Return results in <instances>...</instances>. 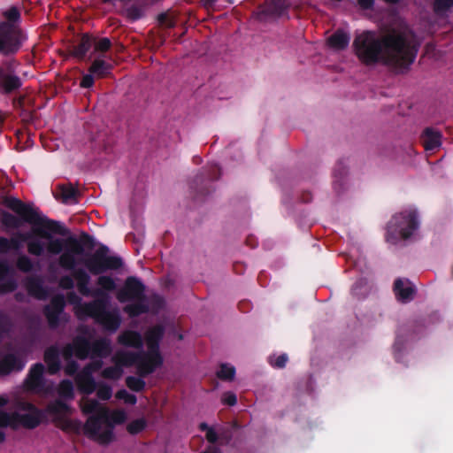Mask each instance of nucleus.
<instances>
[{"instance_id": "obj_1", "label": "nucleus", "mask_w": 453, "mask_h": 453, "mask_svg": "<svg viewBox=\"0 0 453 453\" xmlns=\"http://www.w3.org/2000/svg\"><path fill=\"white\" fill-rule=\"evenodd\" d=\"M353 48L364 65L382 64L397 71L408 70L418 52V44L405 31L396 29L381 36L373 31H364L356 35Z\"/></svg>"}, {"instance_id": "obj_2", "label": "nucleus", "mask_w": 453, "mask_h": 453, "mask_svg": "<svg viewBox=\"0 0 453 453\" xmlns=\"http://www.w3.org/2000/svg\"><path fill=\"white\" fill-rule=\"evenodd\" d=\"M0 203L12 211L14 215L7 211H0V222L6 229H19L25 223L34 226V234L40 238L49 240L44 244V250L51 255H61L65 245L69 241L66 238H53L50 233L65 236L69 234L68 230L58 221L50 219L41 214L38 208L32 203H26L20 199L4 196L0 200Z\"/></svg>"}, {"instance_id": "obj_3", "label": "nucleus", "mask_w": 453, "mask_h": 453, "mask_svg": "<svg viewBox=\"0 0 453 453\" xmlns=\"http://www.w3.org/2000/svg\"><path fill=\"white\" fill-rule=\"evenodd\" d=\"M95 244L94 237L86 232H81L79 238L69 235V241L58 257L60 267L73 272L77 289L83 296L91 295L89 288L91 277L84 268L77 267L78 265H81L82 260V258L78 259L77 257L84 255L85 248L93 250Z\"/></svg>"}, {"instance_id": "obj_4", "label": "nucleus", "mask_w": 453, "mask_h": 453, "mask_svg": "<svg viewBox=\"0 0 453 453\" xmlns=\"http://www.w3.org/2000/svg\"><path fill=\"white\" fill-rule=\"evenodd\" d=\"M89 296H96V298L91 302L81 304L79 311L86 317L93 319L105 331L116 332L121 325V316L118 308L108 309V295L97 288L91 290Z\"/></svg>"}, {"instance_id": "obj_5", "label": "nucleus", "mask_w": 453, "mask_h": 453, "mask_svg": "<svg viewBox=\"0 0 453 453\" xmlns=\"http://www.w3.org/2000/svg\"><path fill=\"white\" fill-rule=\"evenodd\" d=\"M127 415L124 411H111L105 407L96 415L90 416L84 424V434L100 444L107 445L114 439L115 425L123 424Z\"/></svg>"}, {"instance_id": "obj_6", "label": "nucleus", "mask_w": 453, "mask_h": 453, "mask_svg": "<svg viewBox=\"0 0 453 453\" xmlns=\"http://www.w3.org/2000/svg\"><path fill=\"white\" fill-rule=\"evenodd\" d=\"M116 297L121 303L135 301L123 308L124 312L130 318H136L149 312V305L145 296V285L135 276H128L125 280Z\"/></svg>"}, {"instance_id": "obj_7", "label": "nucleus", "mask_w": 453, "mask_h": 453, "mask_svg": "<svg viewBox=\"0 0 453 453\" xmlns=\"http://www.w3.org/2000/svg\"><path fill=\"white\" fill-rule=\"evenodd\" d=\"M419 227L418 213L414 208L405 209L392 216L387 225L386 241L396 244L408 240Z\"/></svg>"}, {"instance_id": "obj_8", "label": "nucleus", "mask_w": 453, "mask_h": 453, "mask_svg": "<svg viewBox=\"0 0 453 453\" xmlns=\"http://www.w3.org/2000/svg\"><path fill=\"white\" fill-rule=\"evenodd\" d=\"M110 250L101 244L92 254L82 258L81 265L90 275H101L111 270H118L123 265L121 257L118 256H110Z\"/></svg>"}, {"instance_id": "obj_9", "label": "nucleus", "mask_w": 453, "mask_h": 453, "mask_svg": "<svg viewBox=\"0 0 453 453\" xmlns=\"http://www.w3.org/2000/svg\"><path fill=\"white\" fill-rule=\"evenodd\" d=\"M23 41L20 29L9 22H0V55H15L22 47Z\"/></svg>"}, {"instance_id": "obj_10", "label": "nucleus", "mask_w": 453, "mask_h": 453, "mask_svg": "<svg viewBox=\"0 0 453 453\" xmlns=\"http://www.w3.org/2000/svg\"><path fill=\"white\" fill-rule=\"evenodd\" d=\"M19 62L15 59L6 61L0 65V94L9 96L17 94L23 86V81L15 67Z\"/></svg>"}, {"instance_id": "obj_11", "label": "nucleus", "mask_w": 453, "mask_h": 453, "mask_svg": "<svg viewBox=\"0 0 453 453\" xmlns=\"http://www.w3.org/2000/svg\"><path fill=\"white\" fill-rule=\"evenodd\" d=\"M220 167L217 164L207 165L201 173L197 174L190 184V188L195 193V199L205 196L211 192V182L219 179Z\"/></svg>"}, {"instance_id": "obj_12", "label": "nucleus", "mask_w": 453, "mask_h": 453, "mask_svg": "<svg viewBox=\"0 0 453 453\" xmlns=\"http://www.w3.org/2000/svg\"><path fill=\"white\" fill-rule=\"evenodd\" d=\"M34 227L31 232H16L9 239L11 250H19L23 243H27V252L35 257H41L44 254V242L35 237Z\"/></svg>"}, {"instance_id": "obj_13", "label": "nucleus", "mask_w": 453, "mask_h": 453, "mask_svg": "<svg viewBox=\"0 0 453 453\" xmlns=\"http://www.w3.org/2000/svg\"><path fill=\"white\" fill-rule=\"evenodd\" d=\"M66 301L62 294L51 297L50 303L43 307L42 312L45 316L50 328L55 329L60 324V317L65 313Z\"/></svg>"}, {"instance_id": "obj_14", "label": "nucleus", "mask_w": 453, "mask_h": 453, "mask_svg": "<svg viewBox=\"0 0 453 453\" xmlns=\"http://www.w3.org/2000/svg\"><path fill=\"white\" fill-rule=\"evenodd\" d=\"M148 351H140L142 356L144 363L142 364V369H144L143 373H153L159 368L163 363L164 358L160 353V344L146 342Z\"/></svg>"}, {"instance_id": "obj_15", "label": "nucleus", "mask_w": 453, "mask_h": 453, "mask_svg": "<svg viewBox=\"0 0 453 453\" xmlns=\"http://www.w3.org/2000/svg\"><path fill=\"white\" fill-rule=\"evenodd\" d=\"M112 362L116 365H119L121 368L123 366L129 367L132 365H136L137 373L141 377H147L150 375L149 373H143L144 369H142V364L144 363L142 360V356L139 352H131L119 350L115 353L112 357Z\"/></svg>"}, {"instance_id": "obj_16", "label": "nucleus", "mask_w": 453, "mask_h": 453, "mask_svg": "<svg viewBox=\"0 0 453 453\" xmlns=\"http://www.w3.org/2000/svg\"><path fill=\"white\" fill-rule=\"evenodd\" d=\"M44 365L42 363L34 364L28 372V374L24 381L25 387L27 390L41 393L45 389Z\"/></svg>"}, {"instance_id": "obj_17", "label": "nucleus", "mask_w": 453, "mask_h": 453, "mask_svg": "<svg viewBox=\"0 0 453 453\" xmlns=\"http://www.w3.org/2000/svg\"><path fill=\"white\" fill-rule=\"evenodd\" d=\"M26 365L25 359L15 353H7L0 359V375L21 372Z\"/></svg>"}, {"instance_id": "obj_18", "label": "nucleus", "mask_w": 453, "mask_h": 453, "mask_svg": "<svg viewBox=\"0 0 453 453\" xmlns=\"http://www.w3.org/2000/svg\"><path fill=\"white\" fill-rule=\"evenodd\" d=\"M393 291L397 301L407 303L414 299L416 288L408 279L398 278L394 282Z\"/></svg>"}, {"instance_id": "obj_19", "label": "nucleus", "mask_w": 453, "mask_h": 453, "mask_svg": "<svg viewBox=\"0 0 453 453\" xmlns=\"http://www.w3.org/2000/svg\"><path fill=\"white\" fill-rule=\"evenodd\" d=\"M45 419V411L41 410V412H30L19 414L16 412V428L22 426L27 429L36 428Z\"/></svg>"}, {"instance_id": "obj_20", "label": "nucleus", "mask_w": 453, "mask_h": 453, "mask_svg": "<svg viewBox=\"0 0 453 453\" xmlns=\"http://www.w3.org/2000/svg\"><path fill=\"white\" fill-rule=\"evenodd\" d=\"M94 44L95 36L88 33L82 34L77 44L73 46L71 55L79 60H83Z\"/></svg>"}, {"instance_id": "obj_21", "label": "nucleus", "mask_w": 453, "mask_h": 453, "mask_svg": "<svg viewBox=\"0 0 453 453\" xmlns=\"http://www.w3.org/2000/svg\"><path fill=\"white\" fill-rule=\"evenodd\" d=\"M25 286L27 293L31 296L38 300H45L47 298L48 293L43 286V281L41 277H27L25 282Z\"/></svg>"}, {"instance_id": "obj_22", "label": "nucleus", "mask_w": 453, "mask_h": 453, "mask_svg": "<svg viewBox=\"0 0 453 453\" xmlns=\"http://www.w3.org/2000/svg\"><path fill=\"white\" fill-rule=\"evenodd\" d=\"M420 142L426 150H434L441 145V134L433 127H426L422 132Z\"/></svg>"}, {"instance_id": "obj_23", "label": "nucleus", "mask_w": 453, "mask_h": 453, "mask_svg": "<svg viewBox=\"0 0 453 453\" xmlns=\"http://www.w3.org/2000/svg\"><path fill=\"white\" fill-rule=\"evenodd\" d=\"M44 362L50 374H56L61 369L60 352L57 346L52 345L44 351Z\"/></svg>"}, {"instance_id": "obj_24", "label": "nucleus", "mask_w": 453, "mask_h": 453, "mask_svg": "<svg viewBox=\"0 0 453 453\" xmlns=\"http://www.w3.org/2000/svg\"><path fill=\"white\" fill-rule=\"evenodd\" d=\"M118 342L125 347H132L138 349L143 347V339L137 331L125 330L118 336Z\"/></svg>"}, {"instance_id": "obj_25", "label": "nucleus", "mask_w": 453, "mask_h": 453, "mask_svg": "<svg viewBox=\"0 0 453 453\" xmlns=\"http://www.w3.org/2000/svg\"><path fill=\"white\" fill-rule=\"evenodd\" d=\"M45 411V415L50 414L53 417V419L67 416L72 412V408L66 403L61 399H56L49 403Z\"/></svg>"}, {"instance_id": "obj_26", "label": "nucleus", "mask_w": 453, "mask_h": 453, "mask_svg": "<svg viewBox=\"0 0 453 453\" xmlns=\"http://www.w3.org/2000/svg\"><path fill=\"white\" fill-rule=\"evenodd\" d=\"M76 383L78 389L81 393L85 395H90L95 392L97 387L90 372L82 371V372L77 377Z\"/></svg>"}, {"instance_id": "obj_27", "label": "nucleus", "mask_w": 453, "mask_h": 453, "mask_svg": "<svg viewBox=\"0 0 453 453\" xmlns=\"http://www.w3.org/2000/svg\"><path fill=\"white\" fill-rule=\"evenodd\" d=\"M349 34L339 28L327 39V43L335 50H343L349 46Z\"/></svg>"}, {"instance_id": "obj_28", "label": "nucleus", "mask_w": 453, "mask_h": 453, "mask_svg": "<svg viewBox=\"0 0 453 453\" xmlns=\"http://www.w3.org/2000/svg\"><path fill=\"white\" fill-rule=\"evenodd\" d=\"M111 351V341L106 337L99 338L91 343V357H107Z\"/></svg>"}, {"instance_id": "obj_29", "label": "nucleus", "mask_w": 453, "mask_h": 453, "mask_svg": "<svg viewBox=\"0 0 453 453\" xmlns=\"http://www.w3.org/2000/svg\"><path fill=\"white\" fill-rule=\"evenodd\" d=\"M53 423L57 427L64 432H69L79 434L81 430L84 431V425L79 420H73L68 418L66 416L52 419Z\"/></svg>"}, {"instance_id": "obj_30", "label": "nucleus", "mask_w": 453, "mask_h": 453, "mask_svg": "<svg viewBox=\"0 0 453 453\" xmlns=\"http://www.w3.org/2000/svg\"><path fill=\"white\" fill-rule=\"evenodd\" d=\"M75 356L80 360H85L91 354V342L84 336L78 335L73 341Z\"/></svg>"}, {"instance_id": "obj_31", "label": "nucleus", "mask_w": 453, "mask_h": 453, "mask_svg": "<svg viewBox=\"0 0 453 453\" xmlns=\"http://www.w3.org/2000/svg\"><path fill=\"white\" fill-rule=\"evenodd\" d=\"M112 65L104 59H95L88 68V72L93 73L97 79L105 78L111 74Z\"/></svg>"}, {"instance_id": "obj_32", "label": "nucleus", "mask_w": 453, "mask_h": 453, "mask_svg": "<svg viewBox=\"0 0 453 453\" xmlns=\"http://www.w3.org/2000/svg\"><path fill=\"white\" fill-rule=\"evenodd\" d=\"M348 169L343 160H339L334 169V188L337 193H340L345 185V177L347 176Z\"/></svg>"}, {"instance_id": "obj_33", "label": "nucleus", "mask_w": 453, "mask_h": 453, "mask_svg": "<svg viewBox=\"0 0 453 453\" xmlns=\"http://www.w3.org/2000/svg\"><path fill=\"white\" fill-rule=\"evenodd\" d=\"M58 190L62 203H68L78 202L77 197L79 196V191L72 184L59 185Z\"/></svg>"}, {"instance_id": "obj_34", "label": "nucleus", "mask_w": 453, "mask_h": 453, "mask_svg": "<svg viewBox=\"0 0 453 453\" xmlns=\"http://www.w3.org/2000/svg\"><path fill=\"white\" fill-rule=\"evenodd\" d=\"M165 335V327L163 325L157 324L147 330L145 333L146 342L160 344Z\"/></svg>"}, {"instance_id": "obj_35", "label": "nucleus", "mask_w": 453, "mask_h": 453, "mask_svg": "<svg viewBox=\"0 0 453 453\" xmlns=\"http://www.w3.org/2000/svg\"><path fill=\"white\" fill-rule=\"evenodd\" d=\"M286 0H271L266 7L265 12L280 16L286 10Z\"/></svg>"}, {"instance_id": "obj_36", "label": "nucleus", "mask_w": 453, "mask_h": 453, "mask_svg": "<svg viewBox=\"0 0 453 453\" xmlns=\"http://www.w3.org/2000/svg\"><path fill=\"white\" fill-rule=\"evenodd\" d=\"M58 395L67 400H71L74 396L73 385L69 380H63L58 386Z\"/></svg>"}, {"instance_id": "obj_37", "label": "nucleus", "mask_w": 453, "mask_h": 453, "mask_svg": "<svg viewBox=\"0 0 453 453\" xmlns=\"http://www.w3.org/2000/svg\"><path fill=\"white\" fill-rule=\"evenodd\" d=\"M143 377L127 376L126 378L127 387L134 392H142L144 390L146 383L142 379Z\"/></svg>"}, {"instance_id": "obj_38", "label": "nucleus", "mask_w": 453, "mask_h": 453, "mask_svg": "<svg viewBox=\"0 0 453 453\" xmlns=\"http://www.w3.org/2000/svg\"><path fill=\"white\" fill-rule=\"evenodd\" d=\"M16 267L22 273H30L35 269V264L27 255H20L16 260Z\"/></svg>"}, {"instance_id": "obj_39", "label": "nucleus", "mask_w": 453, "mask_h": 453, "mask_svg": "<svg viewBox=\"0 0 453 453\" xmlns=\"http://www.w3.org/2000/svg\"><path fill=\"white\" fill-rule=\"evenodd\" d=\"M123 374V368L114 364L113 366H108L102 371V376L108 380H119Z\"/></svg>"}, {"instance_id": "obj_40", "label": "nucleus", "mask_w": 453, "mask_h": 453, "mask_svg": "<svg viewBox=\"0 0 453 453\" xmlns=\"http://www.w3.org/2000/svg\"><path fill=\"white\" fill-rule=\"evenodd\" d=\"M235 375V368L227 364H221L217 376L222 380H232Z\"/></svg>"}, {"instance_id": "obj_41", "label": "nucleus", "mask_w": 453, "mask_h": 453, "mask_svg": "<svg viewBox=\"0 0 453 453\" xmlns=\"http://www.w3.org/2000/svg\"><path fill=\"white\" fill-rule=\"evenodd\" d=\"M12 427L16 429V412L8 413L0 411V427Z\"/></svg>"}, {"instance_id": "obj_42", "label": "nucleus", "mask_w": 453, "mask_h": 453, "mask_svg": "<svg viewBox=\"0 0 453 453\" xmlns=\"http://www.w3.org/2000/svg\"><path fill=\"white\" fill-rule=\"evenodd\" d=\"M147 426V422L143 418H136L131 421L127 426V430L130 434H137L143 431Z\"/></svg>"}, {"instance_id": "obj_43", "label": "nucleus", "mask_w": 453, "mask_h": 453, "mask_svg": "<svg viewBox=\"0 0 453 453\" xmlns=\"http://www.w3.org/2000/svg\"><path fill=\"white\" fill-rule=\"evenodd\" d=\"M111 47V42L107 37L97 38L95 36L94 52L105 53Z\"/></svg>"}, {"instance_id": "obj_44", "label": "nucleus", "mask_w": 453, "mask_h": 453, "mask_svg": "<svg viewBox=\"0 0 453 453\" xmlns=\"http://www.w3.org/2000/svg\"><path fill=\"white\" fill-rule=\"evenodd\" d=\"M102 409H105V407H103L96 399H88L82 407L84 413H95L94 415L99 413Z\"/></svg>"}, {"instance_id": "obj_45", "label": "nucleus", "mask_w": 453, "mask_h": 453, "mask_svg": "<svg viewBox=\"0 0 453 453\" xmlns=\"http://www.w3.org/2000/svg\"><path fill=\"white\" fill-rule=\"evenodd\" d=\"M97 284L101 287V290L113 291L116 288L114 280L106 275H100L97 279Z\"/></svg>"}, {"instance_id": "obj_46", "label": "nucleus", "mask_w": 453, "mask_h": 453, "mask_svg": "<svg viewBox=\"0 0 453 453\" xmlns=\"http://www.w3.org/2000/svg\"><path fill=\"white\" fill-rule=\"evenodd\" d=\"M96 395L100 400L107 401L112 395V388L107 384L99 383L96 387Z\"/></svg>"}, {"instance_id": "obj_47", "label": "nucleus", "mask_w": 453, "mask_h": 453, "mask_svg": "<svg viewBox=\"0 0 453 453\" xmlns=\"http://www.w3.org/2000/svg\"><path fill=\"white\" fill-rule=\"evenodd\" d=\"M119 400H123L126 403L134 405L137 402V397L128 393L126 389H119L115 395Z\"/></svg>"}, {"instance_id": "obj_48", "label": "nucleus", "mask_w": 453, "mask_h": 453, "mask_svg": "<svg viewBox=\"0 0 453 453\" xmlns=\"http://www.w3.org/2000/svg\"><path fill=\"white\" fill-rule=\"evenodd\" d=\"M12 328V322L10 318L0 311V337L4 336L5 334H8Z\"/></svg>"}, {"instance_id": "obj_49", "label": "nucleus", "mask_w": 453, "mask_h": 453, "mask_svg": "<svg viewBox=\"0 0 453 453\" xmlns=\"http://www.w3.org/2000/svg\"><path fill=\"white\" fill-rule=\"evenodd\" d=\"M452 6L453 0H434V11L437 14L448 11Z\"/></svg>"}, {"instance_id": "obj_50", "label": "nucleus", "mask_w": 453, "mask_h": 453, "mask_svg": "<svg viewBox=\"0 0 453 453\" xmlns=\"http://www.w3.org/2000/svg\"><path fill=\"white\" fill-rule=\"evenodd\" d=\"M4 15L7 19L6 22L10 24L18 22L20 19V12L16 6L10 7L4 12Z\"/></svg>"}, {"instance_id": "obj_51", "label": "nucleus", "mask_w": 453, "mask_h": 453, "mask_svg": "<svg viewBox=\"0 0 453 453\" xmlns=\"http://www.w3.org/2000/svg\"><path fill=\"white\" fill-rule=\"evenodd\" d=\"M74 280L73 273L71 275H64L59 279L58 286L62 289L71 290L74 288Z\"/></svg>"}, {"instance_id": "obj_52", "label": "nucleus", "mask_w": 453, "mask_h": 453, "mask_svg": "<svg viewBox=\"0 0 453 453\" xmlns=\"http://www.w3.org/2000/svg\"><path fill=\"white\" fill-rule=\"evenodd\" d=\"M288 359V357L287 354H281V355L276 357L275 358H273V357H270L269 363L274 368L282 369L286 366Z\"/></svg>"}, {"instance_id": "obj_53", "label": "nucleus", "mask_w": 453, "mask_h": 453, "mask_svg": "<svg viewBox=\"0 0 453 453\" xmlns=\"http://www.w3.org/2000/svg\"><path fill=\"white\" fill-rule=\"evenodd\" d=\"M127 12L128 18L133 21L142 19L144 15L143 10L136 5L130 6Z\"/></svg>"}, {"instance_id": "obj_54", "label": "nucleus", "mask_w": 453, "mask_h": 453, "mask_svg": "<svg viewBox=\"0 0 453 453\" xmlns=\"http://www.w3.org/2000/svg\"><path fill=\"white\" fill-rule=\"evenodd\" d=\"M18 288V284L14 279H9L0 284V293H12Z\"/></svg>"}, {"instance_id": "obj_55", "label": "nucleus", "mask_w": 453, "mask_h": 453, "mask_svg": "<svg viewBox=\"0 0 453 453\" xmlns=\"http://www.w3.org/2000/svg\"><path fill=\"white\" fill-rule=\"evenodd\" d=\"M221 401L226 405L234 406L237 403V396L234 393L226 391L222 395Z\"/></svg>"}, {"instance_id": "obj_56", "label": "nucleus", "mask_w": 453, "mask_h": 453, "mask_svg": "<svg viewBox=\"0 0 453 453\" xmlns=\"http://www.w3.org/2000/svg\"><path fill=\"white\" fill-rule=\"evenodd\" d=\"M94 74L88 72V73L82 76L80 86L83 88H91L94 85Z\"/></svg>"}, {"instance_id": "obj_57", "label": "nucleus", "mask_w": 453, "mask_h": 453, "mask_svg": "<svg viewBox=\"0 0 453 453\" xmlns=\"http://www.w3.org/2000/svg\"><path fill=\"white\" fill-rule=\"evenodd\" d=\"M404 347V341L400 335H397L393 346L394 351H395V357L396 360H398L399 356Z\"/></svg>"}, {"instance_id": "obj_58", "label": "nucleus", "mask_w": 453, "mask_h": 453, "mask_svg": "<svg viewBox=\"0 0 453 453\" xmlns=\"http://www.w3.org/2000/svg\"><path fill=\"white\" fill-rule=\"evenodd\" d=\"M103 366V361L101 359L94 360L87 365L83 371L90 372V374L95 372H98Z\"/></svg>"}, {"instance_id": "obj_59", "label": "nucleus", "mask_w": 453, "mask_h": 453, "mask_svg": "<svg viewBox=\"0 0 453 453\" xmlns=\"http://www.w3.org/2000/svg\"><path fill=\"white\" fill-rule=\"evenodd\" d=\"M63 357L65 360H70L73 355H75V348L73 343L66 344L62 349Z\"/></svg>"}, {"instance_id": "obj_60", "label": "nucleus", "mask_w": 453, "mask_h": 453, "mask_svg": "<svg viewBox=\"0 0 453 453\" xmlns=\"http://www.w3.org/2000/svg\"><path fill=\"white\" fill-rule=\"evenodd\" d=\"M11 266L7 262H0V280H4V279L11 273Z\"/></svg>"}, {"instance_id": "obj_61", "label": "nucleus", "mask_w": 453, "mask_h": 453, "mask_svg": "<svg viewBox=\"0 0 453 453\" xmlns=\"http://www.w3.org/2000/svg\"><path fill=\"white\" fill-rule=\"evenodd\" d=\"M66 299L69 303L73 305H79L81 302V298L73 291L67 293Z\"/></svg>"}, {"instance_id": "obj_62", "label": "nucleus", "mask_w": 453, "mask_h": 453, "mask_svg": "<svg viewBox=\"0 0 453 453\" xmlns=\"http://www.w3.org/2000/svg\"><path fill=\"white\" fill-rule=\"evenodd\" d=\"M11 250L9 238L0 237V253L5 254Z\"/></svg>"}, {"instance_id": "obj_63", "label": "nucleus", "mask_w": 453, "mask_h": 453, "mask_svg": "<svg viewBox=\"0 0 453 453\" xmlns=\"http://www.w3.org/2000/svg\"><path fill=\"white\" fill-rule=\"evenodd\" d=\"M20 409L23 411H28V413L35 411V412H41L42 409H39L35 404L27 402H23L20 403Z\"/></svg>"}, {"instance_id": "obj_64", "label": "nucleus", "mask_w": 453, "mask_h": 453, "mask_svg": "<svg viewBox=\"0 0 453 453\" xmlns=\"http://www.w3.org/2000/svg\"><path fill=\"white\" fill-rule=\"evenodd\" d=\"M205 438L210 443H216L218 441L219 436L216 431L211 427L206 432Z\"/></svg>"}]
</instances>
